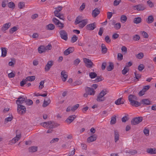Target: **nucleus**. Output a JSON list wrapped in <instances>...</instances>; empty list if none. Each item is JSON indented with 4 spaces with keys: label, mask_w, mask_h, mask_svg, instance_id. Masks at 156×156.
<instances>
[{
    "label": "nucleus",
    "mask_w": 156,
    "mask_h": 156,
    "mask_svg": "<svg viewBox=\"0 0 156 156\" xmlns=\"http://www.w3.org/2000/svg\"><path fill=\"white\" fill-rule=\"evenodd\" d=\"M128 100L130 104L133 106L137 107L141 105L140 103L136 101L137 98L134 95L130 94L128 96Z\"/></svg>",
    "instance_id": "obj_1"
},
{
    "label": "nucleus",
    "mask_w": 156,
    "mask_h": 156,
    "mask_svg": "<svg viewBox=\"0 0 156 156\" xmlns=\"http://www.w3.org/2000/svg\"><path fill=\"white\" fill-rule=\"evenodd\" d=\"M107 91L106 90H102L99 93V95L97 97V101H102L105 100V98L104 97V96L106 94Z\"/></svg>",
    "instance_id": "obj_2"
},
{
    "label": "nucleus",
    "mask_w": 156,
    "mask_h": 156,
    "mask_svg": "<svg viewBox=\"0 0 156 156\" xmlns=\"http://www.w3.org/2000/svg\"><path fill=\"white\" fill-rule=\"evenodd\" d=\"M132 8L134 10L138 11H143L146 9V7L145 5L142 4L133 5L132 6Z\"/></svg>",
    "instance_id": "obj_3"
},
{
    "label": "nucleus",
    "mask_w": 156,
    "mask_h": 156,
    "mask_svg": "<svg viewBox=\"0 0 156 156\" xmlns=\"http://www.w3.org/2000/svg\"><path fill=\"white\" fill-rule=\"evenodd\" d=\"M17 105V110L19 114H25L26 111V107L22 105Z\"/></svg>",
    "instance_id": "obj_4"
},
{
    "label": "nucleus",
    "mask_w": 156,
    "mask_h": 156,
    "mask_svg": "<svg viewBox=\"0 0 156 156\" xmlns=\"http://www.w3.org/2000/svg\"><path fill=\"white\" fill-rule=\"evenodd\" d=\"M143 120V118L141 117H138L133 119L131 121L132 125H136L140 123Z\"/></svg>",
    "instance_id": "obj_5"
},
{
    "label": "nucleus",
    "mask_w": 156,
    "mask_h": 156,
    "mask_svg": "<svg viewBox=\"0 0 156 156\" xmlns=\"http://www.w3.org/2000/svg\"><path fill=\"white\" fill-rule=\"evenodd\" d=\"M26 98L25 96H19L16 101V103L17 105H21V104L25 102Z\"/></svg>",
    "instance_id": "obj_6"
},
{
    "label": "nucleus",
    "mask_w": 156,
    "mask_h": 156,
    "mask_svg": "<svg viewBox=\"0 0 156 156\" xmlns=\"http://www.w3.org/2000/svg\"><path fill=\"white\" fill-rule=\"evenodd\" d=\"M84 62L85 63L86 66L88 68H91L93 65L91 60L89 59L84 58H83Z\"/></svg>",
    "instance_id": "obj_7"
},
{
    "label": "nucleus",
    "mask_w": 156,
    "mask_h": 156,
    "mask_svg": "<svg viewBox=\"0 0 156 156\" xmlns=\"http://www.w3.org/2000/svg\"><path fill=\"white\" fill-rule=\"evenodd\" d=\"M85 89L86 93H87L89 95H94L95 94V91L93 88L86 87Z\"/></svg>",
    "instance_id": "obj_8"
},
{
    "label": "nucleus",
    "mask_w": 156,
    "mask_h": 156,
    "mask_svg": "<svg viewBox=\"0 0 156 156\" xmlns=\"http://www.w3.org/2000/svg\"><path fill=\"white\" fill-rule=\"evenodd\" d=\"M59 34L60 37L62 39L65 41L67 40L68 35L67 32L65 30H61L59 32Z\"/></svg>",
    "instance_id": "obj_9"
},
{
    "label": "nucleus",
    "mask_w": 156,
    "mask_h": 156,
    "mask_svg": "<svg viewBox=\"0 0 156 156\" xmlns=\"http://www.w3.org/2000/svg\"><path fill=\"white\" fill-rule=\"evenodd\" d=\"M54 64V62L53 61H50L48 62L44 67L45 72L48 71Z\"/></svg>",
    "instance_id": "obj_10"
},
{
    "label": "nucleus",
    "mask_w": 156,
    "mask_h": 156,
    "mask_svg": "<svg viewBox=\"0 0 156 156\" xmlns=\"http://www.w3.org/2000/svg\"><path fill=\"white\" fill-rule=\"evenodd\" d=\"M96 27V23L95 22L89 24L86 26V29L90 30H94Z\"/></svg>",
    "instance_id": "obj_11"
},
{
    "label": "nucleus",
    "mask_w": 156,
    "mask_h": 156,
    "mask_svg": "<svg viewBox=\"0 0 156 156\" xmlns=\"http://www.w3.org/2000/svg\"><path fill=\"white\" fill-rule=\"evenodd\" d=\"M61 77L63 81L65 82L68 77V75L67 72L65 70L62 71L61 74Z\"/></svg>",
    "instance_id": "obj_12"
},
{
    "label": "nucleus",
    "mask_w": 156,
    "mask_h": 156,
    "mask_svg": "<svg viewBox=\"0 0 156 156\" xmlns=\"http://www.w3.org/2000/svg\"><path fill=\"white\" fill-rule=\"evenodd\" d=\"M76 118V116L75 115H73L69 116L66 120V122L69 124L71 123L74 119Z\"/></svg>",
    "instance_id": "obj_13"
},
{
    "label": "nucleus",
    "mask_w": 156,
    "mask_h": 156,
    "mask_svg": "<svg viewBox=\"0 0 156 156\" xmlns=\"http://www.w3.org/2000/svg\"><path fill=\"white\" fill-rule=\"evenodd\" d=\"M11 25V23H8L4 24L1 29V31L4 32L10 27Z\"/></svg>",
    "instance_id": "obj_14"
},
{
    "label": "nucleus",
    "mask_w": 156,
    "mask_h": 156,
    "mask_svg": "<svg viewBox=\"0 0 156 156\" xmlns=\"http://www.w3.org/2000/svg\"><path fill=\"white\" fill-rule=\"evenodd\" d=\"M74 50V49L73 47H70L64 51V54L66 55H68L69 54L72 53Z\"/></svg>",
    "instance_id": "obj_15"
},
{
    "label": "nucleus",
    "mask_w": 156,
    "mask_h": 156,
    "mask_svg": "<svg viewBox=\"0 0 156 156\" xmlns=\"http://www.w3.org/2000/svg\"><path fill=\"white\" fill-rule=\"evenodd\" d=\"M100 10L98 8H96L92 11V16L94 17H95L100 13Z\"/></svg>",
    "instance_id": "obj_16"
},
{
    "label": "nucleus",
    "mask_w": 156,
    "mask_h": 156,
    "mask_svg": "<svg viewBox=\"0 0 156 156\" xmlns=\"http://www.w3.org/2000/svg\"><path fill=\"white\" fill-rule=\"evenodd\" d=\"M140 104H142L144 105H149L151 104V102L148 99H142L141 101Z\"/></svg>",
    "instance_id": "obj_17"
},
{
    "label": "nucleus",
    "mask_w": 156,
    "mask_h": 156,
    "mask_svg": "<svg viewBox=\"0 0 156 156\" xmlns=\"http://www.w3.org/2000/svg\"><path fill=\"white\" fill-rule=\"evenodd\" d=\"M88 23V20L86 19L83 20L81 23L79 24V27L81 28H82Z\"/></svg>",
    "instance_id": "obj_18"
},
{
    "label": "nucleus",
    "mask_w": 156,
    "mask_h": 156,
    "mask_svg": "<svg viewBox=\"0 0 156 156\" xmlns=\"http://www.w3.org/2000/svg\"><path fill=\"white\" fill-rule=\"evenodd\" d=\"M147 152L151 154H156V149L148 148L147 149Z\"/></svg>",
    "instance_id": "obj_19"
},
{
    "label": "nucleus",
    "mask_w": 156,
    "mask_h": 156,
    "mask_svg": "<svg viewBox=\"0 0 156 156\" xmlns=\"http://www.w3.org/2000/svg\"><path fill=\"white\" fill-rule=\"evenodd\" d=\"M122 98H120L115 101V103L117 105H119L121 104H123L124 103V101L122 100Z\"/></svg>",
    "instance_id": "obj_20"
},
{
    "label": "nucleus",
    "mask_w": 156,
    "mask_h": 156,
    "mask_svg": "<svg viewBox=\"0 0 156 156\" xmlns=\"http://www.w3.org/2000/svg\"><path fill=\"white\" fill-rule=\"evenodd\" d=\"M48 125H49V128L52 129L53 128L57 126L56 125V123H55L54 121H48Z\"/></svg>",
    "instance_id": "obj_21"
},
{
    "label": "nucleus",
    "mask_w": 156,
    "mask_h": 156,
    "mask_svg": "<svg viewBox=\"0 0 156 156\" xmlns=\"http://www.w3.org/2000/svg\"><path fill=\"white\" fill-rule=\"evenodd\" d=\"M83 20L82 16H78L76 17L75 21V24L77 25V24H80V23H81Z\"/></svg>",
    "instance_id": "obj_22"
},
{
    "label": "nucleus",
    "mask_w": 156,
    "mask_h": 156,
    "mask_svg": "<svg viewBox=\"0 0 156 156\" xmlns=\"http://www.w3.org/2000/svg\"><path fill=\"white\" fill-rule=\"evenodd\" d=\"M37 147L36 146H31L28 148L29 152L33 153L36 152L37 150Z\"/></svg>",
    "instance_id": "obj_23"
},
{
    "label": "nucleus",
    "mask_w": 156,
    "mask_h": 156,
    "mask_svg": "<svg viewBox=\"0 0 156 156\" xmlns=\"http://www.w3.org/2000/svg\"><path fill=\"white\" fill-rule=\"evenodd\" d=\"M154 21V19L153 16L150 15L148 17L147 19L146 20V22L148 23H151Z\"/></svg>",
    "instance_id": "obj_24"
},
{
    "label": "nucleus",
    "mask_w": 156,
    "mask_h": 156,
    "mask_svg": "<svg viewBox=\"0 0 156 156\" xmlns=\"http://www.w3.org/2000/svg\"><path fill=\"white\" fill-rule=\"evenodd\" d=\"M2 55L1 56L5 57L7 55V49L5 48H2Z\"/></svg>",
    "instance_id": "obj_25"
},
{
    "label": "nucleus",
    "mask_w": 156,
    "mask_h": 156,
    "mask_svg": "<svg viewBox=\"0 0 156 156\" xmlns=\"http://www.w3.org/2000/svg\"><path fill=\"white\" fill-rule=\"evenodd\" d=\"M142 19L140 17H137L134 19L133 22L134 23L138 24L141 22Z\"/></svg>",
    "instance_id": "obj_26"
},
{
    "label": "nucleus",
    "mask_w": 156,
    "mask_h": 156,
    "mask_svg": "<svg viewBox=\"0 0 156 156\" xmlns=\"http://www.w3.org/2000/svg\"><path fill=\"white\" fill-rule=\"evenodd\" d=\"M101 47L102 53L103 54L106 53L108 49L105 44H102Z\"/></svg>",
    "instance_id": "obj_27"
},
{
    "label": "nucleus",
    "mask_w": 156,
    "mask_h": 156,
    "mask_svg": "<svg viewBox=\"0 0 156 156\" xmlns=\"http://www.w3.org/2000/svg\"><path fill=\"white\" fill-rule=\"evenodd\" d=\"M51 102V101L50 98H48L47 100H44L42 105L43 107H46Z\"/></svg>",
    "instance_id": "obj_28"
},
{
    "label": "nucleus",
    "mask_w": 156,
    "mask_h": 156,
    "mask_svg": "<svg viewBox=\"0 0 156 156\" xmlns=\"http://www.w3.org/2000/svg\"><path fill=\"white\" fill-rule=\"evenodd\" d=\"M114 67V64L113 63L110 62L109 63V65L107 67V69L108 71H111L112 70Z\"/></svg>",
    "instance_id": "obj_29"
},
{
    "label": "nucleus",
    "mask_w": 156,
    "mask_h": 156,
    "mask_svg": "<svg viewBox=\"0 0 156 156\" xmlns=\"http://www.w3.org/2000/svg\"><path fill=\"white\" fill-rule=\"evenodd\" d=\"M20 139V137H14L10 141V144H13L15 143L17 141H18Z\"/></svg>",
    "instance_id": "obj_30"
},
{
    "label": "nucleus",
    "mask_w": 156,
    "mask_h": 156,
    "mask_svg": "<svg viewBox=\"0 0 156 156\" xmlns=\"http://www.w3.org/2000/svg\"><path fill=\"white\" fill-rule=\"evenodd\" d=\"M116 122V116H114L112 117L111 118V120L110 121V123L111 125H113L115 124Z\"/></svg>",
    "instance_id": "obj_31"
},
{
    "label": "nucleus",
    "mask_w": 156,
    "mask_h": 156,
    "mask_svg": "<svg viewBox=\"0 0 156 156\" xmlns=\"http://www.w3.org/2000/svg\"><path fill=\"white\" fill-rule=\"evenodd\" d=\"M97 139V137H88L87 139L88 143H90L95 141Z\"/></svg>",
    "instance_id": "obj_32"
},
{
    "label": "nucleus",
    "mask_w": 156,
    "mask_h": 156,
    "mask_svg": "<svg viewBox=\"0 0 156 156\" xmlns=\"http://www.w3.org/2000/svg\"><path fill=\"white\" fill-rule=\"evenodd\" d=\"M38 52L40 53H42L45 52V49L44 46H41L38 48Z\"/></svg>",
    "instance_id": "obj_33"
},
{
    "label": "nucleus",
    "mask_w": 156,
    "mask_h": 156,
    "mask_svg": "<svg viewBox=\"0 0 156 156\" xmlns=\"http://www.w3.org/2000/svg\"><path fill=\"white\" fill-rule=\"evenodd\" d=\"M46 28L48 30H53L55 28V26L52 24H49L47 26Z\"/></svg>",
    "instance_id": "obj_34"
},
{
    "label": "nucleus",
    "mask_w": 156,
    "mask_h": 156,
    "mask_svg": "<svg viewBox=\"0 0 156 156\" xmlns=\"http://www.w3.org/2000/svg\"><path fill=\"white\" fill-rule=\"evenodd\" d=\"M25 103L27 105H30L33 104V102L32 100L27 99V98H26Z\"/></svg>",
    "instance_id": "obj_35"
},
{
    "label": "nucleus",
    "mask_w": 156,
    "mask_h": 156,
    "mask_svg": "<svg viewBox=\"0 0 156 156\" xmlns=\"http://www.w3.org/2000/svg\"><path fill=\"white\" fill-rule=\"evenodd\" d=\"M35 76H28L26 78V79L27 80V81H32L35 80Z\"/></svg>",
    "instance_id": "obj_36"
},
{
    "label": "nucleus",
    "mask_w": 156,
    "mask_h": 156,
    "mask_svg": "<svg viewBox=\"0 0 156 156\" xmlns=\"http://www.w3.org/2000/svg\"><path fill=\"white\" fill-rule=\"evenodd\" d=\"M127 18L126 16L125 15H122L120 17V20L121 22L124 23H125L127 20Z\"/></svg>",
    "instance_id": "obj_37"
},
{
    "label": "nucleus",
    "mask_w": 156,
    "mask_h": 156,
    "mask_svg": "<svg viewBox=\"0 0 156 156\" xmlns=\"http://www.w3.org/2000/svg\"><path fill=\"white\" fill-rule=\"evenodd\" d=\"M97 78L93 81L94 82V83L98 82L100 81H101L103 80V78L101 76H97Z\"/></svg>",
    "instance_id": "obj_38"
},
{
    "label": "nucleus",
    "mask_w": 156,
    "mask_h": 156,
    "mask_svg": "<svg viewBox=\"0 0 156 156\" xmlns=\"http://www.w3.org/2000/svg\"><path fill=\"white\" fill-rule=\"evenodd\" d=\"M97 74L94 72H90L89 73V76L91 79H93L97 76Z\"/></svg>",
    "instance_id": "obj_39"
},
{
    "label": "nucleus",
    "mask_w": 156,
    "mask_h": 156,
    "mask_svg": "<svg viewBox=\"0 0 156 156\" xmlns=\"http://www.w3.org/2000/svg\"><path fill=\"white\" fill-rule=\"evenodd\" d=\"M48 122H43L41 123V125L43 127L46 128H49Z\"/></svg>",
    "instance_id": "obj_40"
},
{
    "label": "nucleus",
    "mask_w": 156,
    "mask_h": 156,
    "mask_svg": "<svg viewBox=\"0 0 156 156\" xmlns=\"http://www.w3.org/2000/svg\"><path fill=\"white\" fill-rule=\"evenodd\" d=\"M8 6L11 9H14L15 6L14 3L12 2H10L8 3Z\"/></svg>",
    "instance_id": "obj_41"
},
{
    "label": "nucleus",
    "mask_w": 156,
    "mask_h": 156,
    "mask_svg": "<svg viewBox=\"0 0 156 156\" xmlns=\"http://www.w3.org/2000/svg\"><path fill=\"white\" fill-rule=\"evenodd\" d=\"M78 37L75 35H74L71 38V41L72 43H74L78 39Z\"/></svg>",
    "instance_id": "obj_42"
},
{
    "label": "nucleus",
    "mask_w": 156,
    "mask_h": 156,
    "mask_svg": "<svg viewBox=\"0 0 156 156\" xmlns=\"http://www.w3.org/2000/svg\"><path fill=\"white\" fill-rule=\"evenodd\" d=\"M136 57L139 59H142L144 56V54L142 52H140L137 55H136Z\"/></svg>",
    "instance_id": "obj_43"
},
{
    "label": "nucleus",
    "mask_w": 156,
    "mask_h": 156,
    "mask_svg": "<svg viewBox=\"0 0 156 156\" xmlns=\"http://www.w3.org/2000/svg\"><path fill=\"white\" fill-rule=\"evenodd\" d=\"M12 116L11 117H8L6 118L5 119L4 124H6L8 122L11 121L12 119Z\"/></svg>",
    "instance_id": "obj_44"
},
{
    "label": "nucleus",
    "mask_w": 156,
    "mask_h": 156,
    "mask_svg": "<svg viewBox=\"0 0 156 156\" xmlns=\"http://www.w3.org/2000/svg\"><path fill=\"white\" fill-rule=\"evenodd\" d=\"M82 83V82L80 80H78L76 81L73 83V84L74 86L79 85Z\"/></svg>",
    "instance_id": "obj_45"
},
{
    "label": "nucleus",
    "mask_w": 156,
    "mask_h": 156,
    "mask_svg": "<svg viewBox=\"0 0 156 156\" xmlns=\"http://www.w3.org/2000/svg\"><path fill=\"white\" fill-rule=\"evenodd\" d=\"M129 71V69L127 67H125L124 69L122 70V73L123 75H125Z\"/></svg>",
    "instance_id": "obj_46"
},
{
    "label": "nucleus",
    "mask_w": 156,
    "mask_h": 156,
    "mask_svg": "<svg viewBox=\"0 0 156 156\" xmlns=\"http://www.w3.org/2000/svg\"><path fill=\"white\" fill-rule=\"evenodd\" d=\"M121 26L120 23H117L115 24L114 27L116 30H118L120 28Z\"/></svg>",
    "instance_id": "obj_47"
},
{
    "label": "nucleus",
    "mask_w": 156,
    "mask_h": 156,
    "mask_svg": "<svg viewBox=\"0 0 156 156\" xmlns=\"http://www.w3.org/2000/svg\"><path fill=\"white\" fill-rule=\"evenodd\" d=\"M8 0H3L2 1V6L3 8H5L6 6V4L8 3Z\"/></svg>",
    "instance_id": "obj_48"
},
{
    "label": "nucleus",
    "mask_w": 156,
    "mask_h": 156,
    "mask_svg": "<svg viewBox=\"0 0 156 156\" xmlns=\"http://www.w3.org/2000/svg\"><path fill=\"white\" fill-rule=\"evenodd\" d=\"M144 68V66L143 64H140L138 66V69L140 71H142Z\"/></svg>",
    "instance_id": "obj_49"
},
{
    "label": "nucleus",
    "mask_w": 156,
    "mask_h": 156,
    "mask_svg": "<svg viewBox=\"0 0 156 156\" xmlns=\"http://www.w3.org/2000/svg\"><path fill=\"white\" fill-rule=\"evenodd\" d=\"M25 6V3L23 2H20L18 4V7L20 9Z\"/></svg>",
    "instance_id": "obj_50"
},
{
    "label": "nucleus",
    "mask_w": 156,
    "mask_h": 156,
    "mask_svg": "<svg viewBox=\"0 0 156 156\" xmlns=\"http://www.w3.org/2000/svg\"><path fill=\"white\" fill-rule=\"evenodd\" d=\"M17 30V27H14L10 29L9 32L10 33L12 34L14 32L16 31Z\"/></svg>",
    "instance_id": "obj_51"
},
{
    "label": "nucleus",
    "mask_w": 156,
    "mask_h": 156,
    "mask_svg": "<svg viewBox=\"0 0 156 156\" xmlns=\"http://www.w3.org/2000/svg\"><path fill=\"white\" fill-rule=\"evenodd\" d=\"M80 61V60L79 58H77L73 61V64L76 66H77Z\"/></svg>",
    "instance_id": "obj_52"
},
{
    "label": "nucleus",
    "mask_w": 156,
    "mask_h": 156,
    "mask_svg": "<svg viewBox=\"0 0 156 156\" xmlns=\"http://www.w3.org/2000/svg\"><path fill=\"white\" fill-rule=\"evenodd\" d=\"M117 58L119 60L121 61L123 59V55L120 53H118L117 55Z\"/></svg>",
    "instance_id": "obj_53"
},
{
    "label": "nucleus",
    "mask_w": 156,
    "mask_h": 156,
    "mask_svg": "<svg viewBox=\"0 0 156 156\" xmlns=\"http://www.w3.org/2000/svg\"><path fill=\"white\" fill-rule=\"evenodd\" d=\"M121 2V0H115L113 3V5L115 6L118 5Z\"/></svg>",
    "instance_id": "obj_54"
},
{
    "label": "nucleus",
    "mask_w": 156,
    "mask_h": 156,
    "mask_svg": "<svg viewBox=\"0 0 156 156\" xmlns=\"http://www.w3.org/2000/svg\"><path fill=\"white\" fill-rule=\"evenodd\" d=\"M79 106V104L76 105L72 108H71V110L73 111H74L78 108Z\"/></svg>",
    "instance_id": "obj_55"
},
{
    "label": "nucleus",
    "mask_w": 156,
    "mask_h": 156,
    "mask_svg": "<svg viewBox=\"0 0 156 156\" xmlns=\"http://www.w3.org/2000/svg\"><path fill=\"white\" fill-rule=\"evenodd\" d=\"M44 81L43 80L41 81L40 83V85L39 86V88L40 89H41L43 88V87H44Z\"/></svg>",
    "instance_id": "obj_56"
},
{
    "label": "nucleus",
    "mask_w": 156,
    "mask_h": 156,
    "mask_svg": "<svg viewBox=\"0 0 156 156\" xmlns=\"http://www.w3.org/2000/svg\"><path fill=\"white\" fill-rule=\"evenodd\" d=\"M143 132L145 136H148L149 135V129H145L143 130Z\"/></svg>",
    "instance_id": "obj_57"
},
{
    "label": "nucleus",
    "mask_w": 156,
    "mask_h": 156,
    "mask_svg": "<svg viewBox=\"0 0 156 156\" xmlns=\"http://www.w3.org/2000/svg\"><path fill=\"white\" fill-rule=\"evenodd\" d=\"M147 5L151 8H152L154 6V4L151 1L149 0L147 2Z\"/></svg>",
    "instance_id": "obj_58"
},
{
    "label": "nucleus",
    "mask_w": 156,
    "mask_h": 156,
    "mask_svg": "<svg viewBox=\"0 0 156 156\" xmlns=\"http://www.w3.org/2000/svg\"><path fill=\"white\" fill-rule=\"evenodd\" d=\"M133 39L134 41H138L140 39V37L136 34L133 36Z\"/></svg>",
    "instance_id": "obj_59"
},
{
    "label": "nucleus",
    "mask_w": 156,
    "mask_h": 156,
    "mask_svg": "<svg viewBox=\"0 0 156 156\" xmlns=\"http://www.w3.org/2000/svg\"><path fill=\"white\" fill-rule=\"evenodd\" d=\"M122 51L123 52H124L125 53H127V48L125 46H123L121 48Z\"/></svg>",
    "instance_id": "obj_60"
},
{
    "label": "nucleus",
    "mask_w": 156,
    "mask_h": 156,
    "mask_svg": "<svg viewBox=\"0 0 156 156\" xmlns=\"http://www.w3.org/2000/svg\"><path fill=\"white\" fill-rule=\"evenodd\" d=\"M27 82L26 79L23 80L20 82V86L22 87Z\"/></svg>",
    "instance_id": "obj_61"
},
{
    "label": "nucleus",
    "mask_w": 156,
    "mask_h": 156,
    "mask_svg": "<svg viewBox=\"0 0 156 156\" xmlns=\"http://www.w3.org/2000/svg\"><path fill=\"white\" fill-rule=\"evenodd\" d=\"M45 51L48 50H50L51 49L52 46L51 44H48V45L44 47Z\"/></svg>",
    "instance_id": "obj_62"
},
{
    "label": "nucleus",
    "mask_w": 156,
    "mask_h": 156,
    "mask_svg": "<svg viewBox=\"0 0 156 156\" xmlns=\"http://www.w3.org/2000/svg\"><path fill=\"white\" fill-rule=\"evenodd\" d=\"M134 74L137 80H138L141 77V75L138 74H137L136 73H134Z\"/></svg>",
    "instance_id": "obj_63"
},
{
    "label": "nucleus",
    "mask_w": 156,
    "mask_h": 156,
    "mask_svg": "<svg viewBox=\"0 0 156 156\" xmlns=\"http://www.w3.org/2000/svg\"><path fill=\"white\" fill-rule=\"evenodd\" d=\"M105 41L108 43H110L111 42V40L108 36H107L105 38Z\"/></svg>",
    "instance_id": "obj_64"
}]
</instances>
